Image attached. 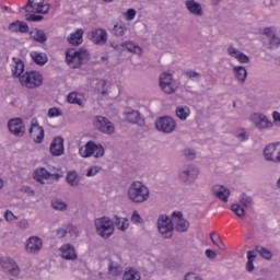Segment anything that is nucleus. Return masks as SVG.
Segmentation results:
<instances>
[{"instance_id": "8", "label": "nucleus", "mask_w": 280, "mask_h": 280, "mask_svg": "<svg viewBox=\"0 0 280 280\" xmlns=\"http://www.w3.org/2000/svg\"><path fill=\"white\" fill-rule=\"evenodd\" d=\"M160 88L163 91V93H166V95H172V93H176L178 89V84L176 81H174V77L171 73L163 72L160 74Z\"/></svg>"}, {"instance_id": "48", "label": "nucleus", "mask_w": 280, "mask_h": 280, "mask_svg": "<svg viewBox=\"0 0 280 280\" xmlns=\"http://www.w3.org/2000/svg\"><path fill=\"white\" fill-rule=\"evenodd\" d=\"M100 170H102V168L98 166H92V167L88 168L85 176H88V178L96 176V174H100Z\"/></svg>"}, {"instance_id": "23", "label": "nucleus", "mask_w": 280, "mask_h": 280, "mask_svg": "<svg viewBox=\"0 0 280 280\" xmlns=\"http://www.w3.org/2000/svg\"><path fill=\"white\" fill-rule=\"evenodd\" d=\"M212 194L222 202H229V196H231V190L222 185H214L212 187Z\"/></svg>"}, {"instance_id": "17", "label": "nucleus", "mask_w": 280, "mask_h": 280, "mask_svg": "<svg viewBox=\"0 0 280 280\" xmlns=\"http://www.w3.org/2000/svg\"><path fill=\"white\" fill-rule=\"evenodd\" d=\"M89 38L94 45H106L108 33L104 28H94L89 33Z\"/></svg>"}, {"instance_id": "40", "label": "nucleus", "mask_w": 280, "mask_h": 280, "mask_svg": "<svg viewBox=\"0 0 280 280\" xmlns=\"http://www.w3.org/2000/svg\"><path fill=\"white\" fill-rule=\"evenodd\" d=\"M257 255H260V257H262L264 259H267V261H270V259H272V252H270V249L266 248V247H261V246H256L255 250H254Z\"/></svg>"}, {"instance_id": "60", "label": "nucleus", "mask_w": 280, "mask_h": 280, "mask_svg": "<svg viewBox=\"0 0 280 280\" xmlns=\"http://www.w3.org/2000/svg\"><path fill=\"white\" fill-rule=\"evenodd\" d=\"M206 256L208 259H215L218 254L213 249H206Z\"/></svg>"}, {"instance_id": "34", "label": "nucleus", "mask_w": 280, "mask_h": 280, "mask_svg": "<svg viewBox=\"0 0 280 280\" xmlns=\"http://www.w3.org/2000/svg\"><path fill=\"white\" fill-rule=\"evenodd\" d=\"M257 259V252L248 250L247 252V262H246V271L253 272L255 270V264H253Z\"/></svg>"}, {"instance_id": "53", "label": "nucleus", "mask_w": 280, "mask_h": 280, "mask_svg": "<svg viewBox=\"0 0 280 280\" xmlns=\"http://www.w3.org/2000/svg\"><path fill=\"white\" fill-rule=\"evenodd\" d=\"M4 220L7 222H14V220H19V217L14 215L12 211L7 210L4 213Z\"/></svg>"}, {"instance_id": "54", "label": "nucleus", "mask_w": 280, "mask_h": 280, "mask_svg": "<svg viewBox=\"0 0 280 280\" xmlns=\"http://www.w3.org/2000/svg\"><path fill=\"white\" fill-rule=\"evenodd\" d=\"M60 115H62V112L58 107H52L48 110V117L50 118L60 117Z\"/></svg>"}, {"instance_id": "15", "label": "nucleus", "mask_w": 280, "mask_h": 280, "mask_svg": "<svg viewBox=\"0 0 280 280\" xmlns=\"http://www.w3.org/2000/svg\"><path fill=\"white\" fill-rule=\"evenodd\" d=\"M34 178L37 183H40V185H46L48 180H60V174L50 173L45 167H42L35 171Z\"/></svg>"}, {"instance_id": "12", "label": "nucleus", "mask_w": 280, "mask_h": 280, "mask_svg": "<svg viewBox=\"0 0 280 280\" xmlns=\"http://www.w3.org/2000/svg\"><path fill=\"white\" fill-rule=\"evenodd\" d=\"M24 10L28 14H47L49 4H45V0H28Z\"/></svg>"}, {"instance_id": "50", "label": "nucleus", "mask_w": 280, "mask_h": 280, "mask_svg": "<svg viewBox=\"0 0 280 280\" xmlns=\"http://www.w3.org/2000/svg\"><path fill=\"white\" fill-rule=\"evenodd\" d=\"M44 16L43 15H36V14H27L26 15V21L33 22V23H38L43 21Z\"/></svg>"}, {"instance_id": "38", "label": "nucleus", "mask_w": 280, "mask_h": 280, "mask_svg": "<svg viewBox=\"0 0 280 280\" xmlns=\"http://www.w3.org/2000/svg\"><path fill=\"white\" fill-rule=\"evenodd\" d=\"M122 280H141V273L137 269L130 268L125 271Z\"/></svg>"}, {"instance_id": "6", "label": "nucleus", "mask_w": 280, "mask_h": 280, "mask_svg": "<svg viewBox=\"0 0 280 280\" xmlns=\"http://www.w3.org/2000/svg\"><path fill=\"white\" fill-rule=\"evenodd\" d=\"M156 226L162 237H164L165 240H170L172 237V233L174 231V223H172V219H170V217L161 214L158 218Z\"/></svg>"}, {"instance_id": "26", "label": "nucleus", "mask_w": 280, "mask_h": 280, "mask_svg": "<svg viewBox=\"0 0 280 280\" xmlns=\"http://www.w3.org/2000/svg\"><path fill=\"white\" fill-rule=\"evenodd\" d=\"M83 36H84V31L82 28H78L74 33H72L68 36V43H70V45H74V46L82 45Z\"/></svg>"}, {"instance_id": "28", "label": "nucleus", "mask_w": 280, "mask_h": 280, "mask_svg": "<svg viewBox=\"0 0 280 280\" xmlns=\"http://www.w3.org/2000/svg\"><path fill=\"white\" fill-rule=\"evenodd\" d=\"M30 56L35 65H38L39 67L47 65V54L40 51H31Z\"/></svg>"}, {"instance_id": "5", "label": "nucleus", "mask_w": 280, "mask_h": 280, "mask_svg": "<svg viewBox=\"0 0 280 280\" xmlns=\"http://www.w3.org/2000/svg\"><path fill=\"white\" fill-rule=\"evenodd\" d=\"M20 82L26 89H38L43 85V74L38 71L26 72L20 77Z\"/></svg>"}, {"instance_id": "55", "label": "nucleus", "mask_w": 280, "mask_h": 280, "mask_svg": "<svg viewBox=\"0 0 280 280\" xmlns=\"http://www.w3.org/2000/svg\"><path fill=\"white\" fill-rule=\"evenodd\" d=\"M18 226L22 231H26V229H30V221H27V219H22L18 222Z\"/></svg>"}, {"instance_id": "59", "label": "nucleus", "mask_w": 280, "mask_h": 280, "mask_svg": "<svg viewBox=\"0 0 280 280\" xmlns=\"http://www.w3.org/2000/svg\"><path fill=\"white\" fill-rule=\"evenodd\" d=\"M184 280H202V278H200L194 272H190L185 276Z\"/></svg>"}, {"instance_id": "30", "label": "nucleus", "mask_w": 280, "mask_h": 280, "mask_svg": "<svg viewBox=\"0 0 280 280\" xmlns=\"http://www.w3.org/2000/svg\"><path fill=\"white\" fill-rule=\"evenodd\" d=\"M233 72H234V75H235V79L238 81V82H246V77L248 75V72L246 71V68H244V66H235L233 68Z\"/></svg>"}, {"instance_id": "14", "label": "nucleus", "mask_w": 280, "mask_h": 280, "mask_svg": "<svg viewBox=\"0 0 280 280\" xmlns=\"http://www.w3.org/2000/svg\"><path fill=\"white\" fill-rule=\"evenodd\" d=\"M31 139H33L34 143H43L45 139V128L38 125V120L33 118L31 120V128L28 130Z\"/></svg>"}, {"instance_id": "1", "label": "nucleus", "mask_w": 280, "mask_h": 280, "mask_svg": "<svg viewBox=\"0 0 280 280\" xmlns=\"http://www.w3.org/2000/svg\"><path fill=\"white\" fill-rule=\"evenodd\" d=\"M127 197L135 205H143L150 200V188L142 182H132L128 187Z\"/></svg>"}, {"instance_id": "19", "label": "nucleus", "mask_w": 280, "mask_h": 280, "mask_svg": "<svg viewBox=\"0 0 280 280\" xmlns=\"http://www.w3.org/2000/svg\"><path fill=\"white\" fill-rule=\"evenodd\" d=\"M9 131L14 135V137H23L25 135V125L21 118H12L8 121Z\"/></svg>"}, {"instance_id": "61", "label": "nucleus", "mask_w": 280, "mask_h": 280, "mask_svg": "<svg viewBox=\"0 0 280 280\" xmlns=\"http://www.w3.org/2000/svg\"><path fill=\"white\" fill-rule=\"evenodd\" d=\"M57 236L59 238L67 237V228H59L57 230Z\"/></svg>"}, {"instance_id": "64", "label": "nucleus", "mask_w": 280, "mask_h": 280, "mask_svg": "<svg viewBox=\"0 0 280 280\" xmlns=\"http://www.w3.org/2000/svg\"><path fill=\"white\" fill-rule=\"evenodd\" d=\"M218 248H220L221 250H224V243H222V241H220V243H218Z\"/></svg>"}, {"instance_id": "36", "label": "nucleus", "mask_w": 280, "mask_h": 280, "mask_svg": "<svg viewBox=\"0 0 280 280\" xmlns=\"http://www.w3.org/2000/svg\"><path fill=\"white\" fill-rule=\"evenodd\" d=\"M108 272L109 275H112V277H119V275L124 272V269L121 268V266H119V264L110 260L108 264Z\"/></svg>"}, {"instance_id": "47", "label": "nucleus", "mask_w": 280, "mask_h": 280, "mask_svg": "<svg viewBox=\"0 0 280 280\" xmlns=\"http://www.w3.org/2000/svg\"><path fill=\"white\" fill-rule=\"evenodd\" d=\"M131 222L133 224H143V219L141 218L139 212L133 211L132 214H131Z\"/></svg>"}, {"instance_id": "52", "label": "nucleus", "mask_w": 280, "mask_h": 280, "mask_svg": "<svg viewBox=\"0 0 280 280\" xmlns=\"http://www.w3.org/2000/svg\"><path fill=\"white\" fill-rule=\"evenodd\" d=\"M262 34L267 36V38L271 39L273 36H277V33L275 32V28L272 27H266L262 31Z\"/></svg>"}, {"instance_id": "24", "label": "nucleus", "mask_w": 280, "mask_h": 280, "mask_svg": "<svg viewBox=\"0 0 280 280\" xmlns=\"http://www.w3.org/2000/svg\"><path fill=\"white\" fill-rule=\"evenodd\" d=\"M11 71L14 78H21V74L25 71V65H23V61L20 58H12Z\"/></svg>"}, {"instance_id": "27", "label": "nucleus", "mask_w": 280, "mask_h": 280, "mask_svg": "<svg viewBox=\"0 0 280 280\" xmlns=\"http://www.w3.org/2000/svg\"><path fill=\"white\" fill-rule=\"evenodd\" d=\"M186 8L190 14H194L195 16H202V5H200V3L194 0H188L186 1Z\"/></svg>"}, {"instance_id": "7", "label": "nucleus", "mask_w": 280, "mask_h": 280, "mask_svg": "<svg viewBox=\"0 0 280 280\" xmlns=\"http://www.w3.org/2000/svg\"><path fill=\"white\" fill-rule=\"evenodd\" d=\"M249 121H252L257 130H272L275 127V124H272V121L268 119V116L262 113L250 114Z\"/></svg>"}, {"instance_id": "33", "label": "nucleus", "mask_w": 280, "mask_h": 280, "mask_svg": "<svg viewBox=\"0 0 280 280\" xmlns=\"http://www.w3.org/2000/svg\"><path fill=\"white\" fill-rule=\"evenodd\" d=\"M114 226H116L118 231H128L130 223L128 222V219L116 215Z\"/></svg>"}, {"instance_id": "20", "label": "nucleus", "mask_w": 280, "mask_h": 280, "mask_svg": "<svg viewBox=\"0 0 280 280\" xmlns=\"http://www.w3.org/2000/svg\"><path fill=\"white\" fill-rule=\"evenodd\" d=\"M49 151L51 156H62L65 154V139L55 137L50 143Z\"/></svg>"}, {"instance_id": "16", "label": "nucleus", "mask_w": 280, "mask_h": 280, "mask_svg": "<svg viewBox=\"0 0 280 280\" xmlns=\"http://www.w3.org/2000/svg\"><path fill=\"white\" fill-rule=\"evenodd\" d=\"M0 266L3 268V270H7V272H10V275H12L13 277L19 276V273L21 272L19 264H16V260H14V258L10 256H2Z\"/></svg>"}, {"instance_id": "57", "label": "nucleus", "mask_w": 280, "mask_h": 280, "mask_svg": "<svg viewBox=\"0 0 280 280\" xmlns=\"http://www.w3.org/2000/svg\"><path fill=\"white\" fill-rule=\"evenodd\" d=\"M271 117H272L275 126H277V128H280V113L273 112Z\"/></svg>"}, {"instance_id": "62", "label": "nucleus", "mask_w": 280, "mask_h": 280, "mask_svg": "<svg viewBox=\"0 0 280 280\" xmlns=\"http://www.w3.org/2000/svg\"><path fill=\"white\" fill-rule=\"evenodd\" d=\"M184 154L188 159H194L196 156V152H194V150H191V149H186L184 151Z\"/></svg>"}, {"instance_id": "2", "label": "nucleus", "mask_w": 280, "mask_h": 280, "mask_svg": "<svg viewBox=\"0 0 280 280\" xmlns=\"http://www.w3.org/2000/svg\"><path fill=\"white\" fill-rule=\"evenodd\" d=\"M89 58V51L84 48L77 50L71 48L66 51V62L71 69H79L82 62Z\"/></svg>"}, {"instance_id": "44", "label": "nucleus", "mask_w": 280, "mask_h": 280, "mask_svg": "<svg viewBox=\"0 0 280 280\" xmlns=\"http://www.w3.org/2000/svg\"><path fill=\"white\" fill-rule=\"evenodd\" d=\"M231 210L235 215H237V218H244V208H242V206L234 203L231 206Z\"/></svg>"}, {"instance_id": "45", "label": "nucleus", "mask_w": 280, "mask_h": 280, "mask_svg": "<svg viewBox=\"0 0 280 280\" xmlns=\"http://www.w3.org/2000/svg\"><path fill=\"white\" fill-rule=\"evenodd\" d=\"M240 202L246 208L253 207V198L246 196V194L241 195Z\"/></svg>"}, {"instance_id": "46", "label": "nucleus", "mask_w": 280, "mask_h": 280, "mask_svg": "<svg viewBox=\"0 0 280 280\" xmlns=\"http://www.w3.org/2000/svg\"><path fill=\"white\" fill-rule=\"evenodd\" d=\"M135 16H137L135 9H128L127 12L124 13L125 21H135Z\"/></svg>"}, {"instance_id": "39", "label": "nucleus", "mask_w": 280, "mask_h": 280, "mask_svg": "<svg viewBox=\"0 0 280 280\" xmlns=\"http://www.w3.org/2000/svg\"><path fill=\"white\" fill-rule=\"evenodd\" d=\"M121 47H125L128 49L131 54H138V56H141L142 49L139 47V45L132 43V42H125L121 44Z\"/></svg>"}, {"instance_id": "41", "label": "nucleus", "mask_w": 280, "mask_h": 280, "mask_svg": "<svg viewBox=\"0 0 280 280\" xmlns=\"http://www.w3.org/2000/svg\"><path fill=\"white\" fill-rule=\"evenodd\" d=\"M51 207L55 209V211H67V203L60 199L54 200L51 202Z\"/></svg>"}, {"instance_id": "29", "label": "nucleus", "mask_w": 280, "mask_h": 280, "mask_svg": "<svg viewBox=\"0 0 280 280\" xmlns=\"http://www.w3.org/2000/svg\"><path fill=\"white\" fill-rule=\"evenodd\" d=\"M30 36L35 43H47V34L39 28H32Z\"/></svg>"}, {"instance_id": "49", "label": "nucleus", "mask_w": 280, "mask_h": 280, "mask_svg": "<svg viewBox=\"0 0 280 280\" xmlns=\"http://www.w3.org/2000/svg\"><path fill=\"white\" fill-rule=\"evenodd\" d=\"M280 46V38L276 36L269 39V47L270 49H277Z\"/></svg>"}, {"instance_id": "9", "label": "nucleus", "mask_w": 280, "mask_h": 280, "mask_svg": "<svg viewBox=\"0 0 280 280\" xmlns=\"http://www.w3.org/2000/svg\"><path fill=\"white\" fill-rule=\"evenodd\" d=\"M262 155L268 163H280V142L267 144L262 151Z\"/></svg>"}, {"instance_id": "13", "label": "nucleus", "mask_w": 280, "mask_h": 280, "mask_svg": "<svg viewBox=\"0 0 280 280\" xmlns=\"http://www.w3.org/2000/svg\"><path fill=\"white\" fill-rule=\"evenodd\" d=\"M94 127L103 135H115V125L104 116H96Z\"/></svg>"}, {"instance_id": "51", "label": "nucleus", "mask_w": 280, "mask_h": 280, "mask_svg": "<svg viewBox=\"0 0 280 280\" xmlns=\"http://www.w3.org/2000/svg\"><path fill=\"white\" fill-rule=\"evenodd\" d=\"M69 104H80V100L78 98V93L72 92L67 96Z\"/></svg>"}, {"instance_id": "35", "label": "nucleus", "mask_w": 280, "mask_h": 280, "mask_svg": "<svg viewBox=\"0 0 280 280\" xmlns=\"http://www.w3.org/2000/svg\"><path fill=\"white\" fill-rule=\"evenodd\" d=\"M127 32H128V26H126V23L119 22L114 25V28H113L114 36H117L119 38L121 36H126Z\"/></svg>"}, {"instance_id": "63", "label": "nucleus", "mask_w": 280, "mask_h": 280, "mask_svg": "<svg viewBox=\"0 0 280 280\" xmlns=\"http://www.w3.org/2000/svg\"><path fill=\"white\" fill-rule=\"evenodd\" d=\"M236 137L241 141H248V136L246 135V131L238 132Z\"/></svg>"}, {"instance_id": "25", "label": "nucleus", "mask_w": 280, "mask_h": 280, "mask_svg": "<svg viewBox=\"0 0 280 280\" xmlns=\"http://www.w3.org/2000/svg\"><path fill=\"white\" fill-rule=\"evenodd\" d=\"M173 218H177L175 230L179 233H185L187 229H189V222L183 219V213L180 212H173Z\"/></svg>"}, {"instance_id": "11", "label": "nucleus", "mask_w": 280, "mask_h": 280, "mask_svg": "<svg viewBox=\"0 0 280 280\" xmlns=\"http://www.w3.org/2000/svg\"><path fill=\"white\" fill-rule=\"evenodd\" d=\"M200 174V170L196 167L195 165H188L180 170L179 172V180L182 183H185V185H191Z\"/></svg>"}, {"instance_id": "31", "label": "nucleus", "mask_w": 280, "mask_h": 280, "mask_svg": "<svg viewBox=\"0 0 280 280\" xmlns=\"http://www.w3.org/2000/svg\"><path fill=\"white\" fill-rule=\"evenodd\" d=\"M66 180L70 187H78L80 185V175L75 171H70L66 175Z\"/></svg>"}, {"instance_id": "3", "label": "nucleus", "mask_w": 280, "mask_h": 280, "mask_svg": "<svg viewBox=\"0 0 280 280\" xmlns=\"http://www.w3.org/2000/svg\"><path fill=\"white\" fill-rule=\"evenodd\" d=\"M96 233L100 235V237H103L104 240H108L113 233H115V224L110 220V218L103 217L98 218L94 222Z\"/></svg>"}, {"instance_id": "58", "label": "nucleus", "mask_w": 280, "mask_h": 280, "mask_svg": "<svg viewBox=\"0 0 280 280\" xmlns=\"http://www.w3.org/2000/svg\"><path fill=\"white\" fill-rule=\"evenodd\" d=\"M19 24H20V21L12 22L9 25V32L19 33Z\"/></svg>"}, {"instance_id": "42", "label": "nucleus", "mask_w": 280, "mask_h": 280, "mask_svg": "<svg viewBox=\"0 0 280 280\" xmlns=\"http://www.w3.org/2000/svg\"><path fill=\"white\" fill-rule=\"evenodd\" d=\"M186 78L191 82H200L202 80V75L194 70L186 71Z\"/></svg>"}, {"instance_id": "43", "label": "nucleus", "mask_w": 280, "mask_h": 280, "mask_svg": "<svg viewBox=\"0 0 280 280\" xmlns=\"http://www.w3.org/2000/svg\"><path fill=\"white\" fill-rule=\"evenodd\" d=\"M66 233L68 235H70V237L72 240H75V237H78V235H80V232L78 231V228H75V225H72V224H68L66 226Z\"/></svg>"}, {"instance_id": "37", "label": "nucleus", "mask_w": 280, "mask_h": 280, "mask_svg": "<svg viewBox=\"0 0 280 280\" xmlns=\"http://www.w3.org/2000/svg\"><path fill=\"white\" fill-rule=\"evenodd\" d=\"M126 119L129 124H139L141 121V114L138 110H129L126 113Z\"/></svg>"}, {"instance_id": "10", "label": "nucleus", "mask_w": 280, "mask_h": 280, "mask_svg": "<svg viewBox=\"0 0 280 280\" xmlns=\"http://www.w3.org/2000/svg\"><path fill=\"white\" fill-rule=\"evenodd\" d=\"M155 128L164 135H172L176 130V120L170 116L160 117L155 120Z\"/></svg>"}, {"instance_id": "56", "label": "nucleus", "mask_w": 280, "mask_h": 280, "mask_svg": "<svg viewBox=\"0 0 280 280\" xmlns=\"http://www.w3.org/2000/svg\"><path fill=\"white\" fill-rule=\"evenodd\" d=\"M19 32H20L21 34H27V33L30 32V26L27 25V23L20 21V24H19Z\"/></svg>"}, {"instance_id": "4", "label": "nucleus", "mask_w": 280, "mask_h": 280, "mask_svg": "<svg viewBox=\"0 0 280 280\" xmlns=\"http://www.w3.org/2000/svg\"><path fill=\"white\" fill-rule=\"evenodd\" d=\"M104 153V147L101 143H95L94 141L86 142V144L79 150V154L82 159H89L90 156L102 159Z\"/></svg>"}, {"instance_id": "21", "label": "nucleus", "mask_w": 280, "mask_h": 280, "mask_svg": "<svg viewBox=\"0 0 280 280\" xmlns=\"http://www.w3.org/2000/svg\"><path fill=\"white\" fill-rule=\"evenodd\" d=\"M59 253L62 259H67L68 261H73V259H78V253H75V247L69 243L63 244L59 248Z\"/></svg>"}, {"instance_id": "22", "label": "nucleus", "mask_w": 280, "mask_h": 280, "mask_svg": "<svg viewBox=\"0 0 280 280\" xmlns=\"http://www.w3.org/2000/svg\"><path fill=\"white\" fill-rule=\"evenodd\" d=\"M228 54L231 58H235V60L241 62V65H248L250 62V58L246 54L237 50L233 45L228 47Z\"/></svg>"}, {"instance_id": "32", "label": "nucleus", "mask_w": 280, "mask_h": 280, "mask_svg": "<svg viewBox=\"0 0 280 280\" xmlns=\"http://www.w3.org/2000/svg\"><path fill=\"white\" fill-rule=\"evenodd\" d=\"M176 117L180 119V121H185L189 115H191V109L188 106H177L175 110Z\"/></svg>"}, {"instance_id": "18", "label": "nucleus", "mask_w": 280, "mask_h": 280, "mask_svg": "<svg viewBox=\"0 0 280 280\" xmlns=\"http://www.w3.org/2000/svg\"><path fill=\"white\" fill-rule=\"evenodd\" d=\"M25 250L30 255H36L43 250V240L38 236H31L25 244Z\"/></svg>"}]
</instances>
